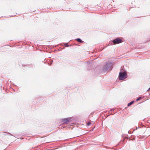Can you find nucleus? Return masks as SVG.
<instances>
[{
    "label": "nucleus",
    "mask_w": 150,
    "mask_h": 150,
    "mask_svg": "<svg viewBox=\"0 0 150 150\" xmlns=\"http://www.w3.org/2000/svg\"><path fill=\"white\" fill-rule=\"evenodd\" d=\"M134 102V101H132L130 103H129L128 104V106H129L130 105H131V104H132V103H133Z\"/></svg>",
    "instance_id": "obj_5"
},
{
    "label": "nucleus",
    "mask_w": 150,
    "mask_h": 150,
    "mask_svg": "<svg viewBox=\"0 0 150 150\" xmlns=\"http://www.w3.org/2000/svg\"><path fill=\"white\" fill-rule=\"evenodd\" d=\"M76 40L77 41L79 42H83V41L80 38H77Z\"/></svg>",
    "instance_id": "obj_4"
},
{
    "label": "nucleus",
    "mask_w": 150,
    "mask_h": 150,
    "mask_svg": "<svg viewBox=\"0 0 150 150\" xmlns=\"http://www.w3.org/2000/svg\"><path fill=\"white\" fill-rule=\"evenodd\" d=\"M127 74L125 72H120L119 74V79L120 80L125 79L127 78Z\"/></svg>",
    "instance_id": "obj_1"
},
{
    "label": "nucleus",
    "mask_w": 150,
    "mask_h": 150,
    "mask_svg": "<svg viewBox=\"0 0 150 150\" xmlns=\"http://www.w3.org/2000/svg\"><path fill=\"white\" fill-rule=\"evenodd\" d=\"M91 124V123L90 122H88L87 123V125L88 126L89 125Z\"/></svg>",
    "instance_id": "obj_7"
},
{
    "label": "nucleus",
    "mask_w": 150,
    "mask_h": 150,
    "mask_svg": "<svg viewBox=\"0 0 150 150\" xmlns=\"http://www.w3.org/2000/svg\"><path fill=\"white\" fill-rule=\"evenodd\" d=\"M141 98V97H140L139 98H138L136 100V101H138Z\"/></svg>",
    "instance_id": "obj_6"
},
{
    "label": "nucleus",
    "mask_w": 150,
    "mask_h": 150,
    "mask_svg": "<svg viewBox=\"0 0 150 150\" xmlns=\"http://www.w3.org/2000/svg\"><path fill=\"white\" fill-rule=\"evenodd\" d=\"M150 91V87L149 88V89L147 90V91Z\"/></svg>",
    "instance_id": "obj_9"
},
{
    "label": "nucleus",
    "mask_w": 150,
    "mask_h": 150,
    "mask_svg": "<svg viewBox=\"0 0 150 150\" xmlns=\"http://www.w3.org/2000/svg\"><path fill=\"white\" fill-rule=\"evenodd\" d=\"M64 45L66 47H68L69 46V45H67V43H65Z\"/></svg>",
    "instance_id": "obj_8"
},
{
    "label": "nucleus",
    "mask_w": 150,
    "mask_h": 150,
    "mask_svg": "<svg viewBox=\"0 0 150 150\" xmlns=\"http://www.w3.org/2000/svg\"><path fill=\"white\" fill-rule=\"evenodd\" d=\"M70 119L69 118H67L62 119V121L64 123H67L68 122H69L70 121Z\"/></svg>",
    "instance_id": "obj_3"
},
{
    "label": "nucleus",
    "mask_w": 150,
    "mask_h": 150,
    "mask_svg": "<svg viewBox=\"0 0 150 150\" xmlns=\"http://www.w3.org/2000/svg\"><path fill=\"white\" fill-rule=\"evenodd\" d=\"M112 42L115 44H117L121 43L122 42V40L121 39L118 38H117V39L113 40Z\"/></svg>",
    "instance_id": "obj_2"
}]
</instances>
